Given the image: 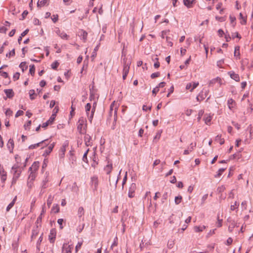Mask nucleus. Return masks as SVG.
<instances>
[{
	"mask_svg": "<svg viewBox=\"0 0 253 253\" xmlns=\"http://www.w3.org/2000/svg\"><path fill=\"white\" fill-rule=\"evenodd\" d=\"M91 104L89 103H87L85 106V112H86V113L87 114V117H88V119L89 120V121L91 123L92 122V119H93V115H94V113L95 112V107L93 105V108H92V110H91V113L89 115V112L90 111V109H91Z\"/></svg>",
	"mask_w": 253,
	"mask_h": 253,
	"instance_id": "obj_1",
	"label": "nucleus"
},
{
	"mask_svg": "<svg viewBox=\"0 0 253 253\" xmlns=\"http://www.w3.org/2000/svg\"><path fill=\"white\" fill-rule=\"evenodd\" d=\"M85 122V119L83 117H81L77 124V129L81 134H84L85 132V131H84L85 129L84 127V125Z\"/></svg>",
	"mask_w": 253,
	"mask_h": 253,
	"instance_id": "obj_2",
	"label": "nucleus"
},
{
	"mask_svg": "<svg viewBox=\"0 0 253 253\" xmlns=\"http://www.w3.org/2000/svg\"><path fill=\"white\" fill-rule=\"evenodd\" d=\"M123 73L128 74L129 70V65L130 64V60L127 58H124L123 59Z\"/></svg>",
	"mask_w": 253,
	"mask_h": 253,
	"instance_id": "obj_3",
	"label": "nucleus"
},
{
	"mask_svg": "<svg viewBox=\"0 0 253 253\" xmlns=\"http://www.w3.org/2000/svg\"><path fill=\"white\" fill-rule=\"evenodd\" d=\"M73 249V246L72 245H69L67 243H64L62 247V252L71 253Z\"/></svg>",
	"mask_w": 253,
	"mask_h": 253,
	"instance_id": "obj_4",
	"label": "nucleus"
},
{
	"mask_svg": "<svg viewBox=\"0 0 253 253\" xmlns=\"http://www.w3.org/2000/svg\"><path fill=\"white\" fill-rule=\"evenodd\" d=\"M0 175L1 177V181L4 183L6 179V172L5 171L3 166L0 164Z\"/></svg>",
	"mask_w": 253,
	"mask_h": 253,
	"instance_id": "obj_5",
	"label": "nucleus"
},
{
	"mask_svg": "<svg viewBox=\"0 0 253 253\" xmlns=\"http://www.w3.org/2000/svg\"><path fill=\"white\" fill-rule=\"evenodd\" d=\"M56 232L54 229H52L50 231L49 235L48 236V239L49 242L51 243H53L55 242V240L56 238Z\"/></svg>",
	"mask_w": 253,
	"mask_h": 253,
	"instance_id": "obj_6",
	"label": "nucleus"
},
{
	"mask_svg": "<svg viewBox=\"0 0 253 253\" xmlns=\"http://www.w3.org/2000/svg\"><path fill=\"white\" fill-rule=\"evenodd\" d=\"M136 189V185L133 183L129 188L128 196L129 198H133L134 196V191Z\"/></svg>",
	"mask_w": 253,
	"mask_h": 253,
	"instance_id": "obj_7",
	"label": "nucleus"
},
{
	"mask_svg": "<svg viewBox=\"0 0 253 253\" xmlns=\"http://www.w3.org/2000/svg\"><path fill=\"white\" fill-rule=\"evenodd\" d=\"M68 145V143L67 142H65L63 144L62 146L61 147L60 150V153H59V157L60 158H63L64 157L65 152L66 151V148Z\"/></svg>",
	"mask_w": 253,
	"mask_h": 253,
	"instance_id": "obj_8",
	"label": "nucleus"
},
{
	"mask_svg": "<svg viewBox=\"0 0 253 253\" xmlns=\"http://www.w3.org/2000/svg\"><path fill=\"white\" fill-rule=\"evenodd\" d=\"M56 33L62 39L67 40L68 36L64 31H61L59 29L57 28L55 31Z\"/></svg>",
	"mask_w": 253,
	"mask_h": 253,
	"instance_id": "obj_9",
	"label": "nucleus"
},
{
	"mask_svg": "<svg viewBox=\"0 0 253 253\" xmlns=\"http://www.w3.org/2000/svg\"><path fill=\"white\" fill-rule=\"evenodd\" d=\"M196 3V0H183L184 4L188 8L193 7Z\"/></svg>",
	"mask_w": 253,
	"mask_h": 253,
	"instance_id": "obj_10",
	"label": "nucleus"
},
{
	"mask_svg": "<svg viewBox=\"0 0 253 253\" xmlns=\"http://www.w3.org/2000/svg\"><path fill=\"white\" fill-rule=\"evenodd\" d=\"M231 79L234 80L236 82L240 81V77L238 74H236L234 71H230L228 73Z\"/></svg>",
	"mask_w": 253,
	"mask_h": 253,
	"instance_id": "obj_11",
	"label": "nucleus"
},
{
	"mask_svg": "<svg viewBox=\"0 0 253 253\" xmlns=\"http://www.w3.org/2000/svg\"><path fill=\"white\" fill-rule=\"evenodd\" d=\"M39 167V162H35L31 167L29 168V171H33V172H36V171L38 169Z\"/></svg>",
	"mask_w": 253,
	"mask_h": 253,
	"instance_id": "obj_12",
	"label": "nucleus"
},
{
	"mask_svg": "<svg viewBox=\"0 0 253 253\" xmlns=\"http://www.w3.org/2000/svg\"><path fill=\"white\" fill-rule=\"evenodd\" d=\"M69 159L73 165H74L76 162V157L73 154L72 151L69 152Z\"/></svg>",
	"mask_w": 253,
	"mask_h": 253,
	"instance_id": "obj_13",
	"label": "nucleus"
},
{
	"mask_svg": "<svg viewBox=\"0 0 253 253\" xmlns=\"http://www.w3.org/2000/svg\"><path fill=\"white\" fill-rule=\"evenodd\" d=\"M47 140H44L40 142L37 143L35 144H32L29 146V149H33L37 148L38 147L41 146L43 143H45L46 141H47Z\"/></svg>",
	"mask_w": 253,
	"mask_h": 253,
	"instance_id": "obj_14",
	"label": "nucleus"
},
{
	"mask_svg": "<svg viewBox=\"0 0 253 253\" xmlns=\"http://www.w3.org/2000/svg\"><path fill=\"white\" fill-rule=\"evenodd\" d=\"M235 104V102L233 99L230 98L228 100L227 105H228L229 109L230 110H232V109L234 107Z\"/></svg>",
	"mask_w": 253,
	"mask_h": 253,
	"instance_id": "obj_15",
	"label": "nucleus"
},
{
	"mask_svg": "<svg viewBox=\"0 0 253 253\" xmlns=\"http://www.w3.org/2000/svg\"><path fill=\"white\" fill-rule=\"evenodd\" d=\"M4 92L9 98H11L14 96V92L11 89H5Z\"/></svg>",
	"mask_w": 253,
	"mask_h": 253,
	"instance_id": "obj_16",
	"label": "nucleus"
},
{
	"mask_svg": "<svg viewBox=\"0 0 253 253\" xmlns=\"http://www.w3.org/2000/svg\"><path fill=\"white\" fill-rule=\"evenodd\" d=\"M30 171V173L29 175V178H28V179H29V181L28 182V184L29 185V183H30V182H32L35 179L36 177V175L35 174V172H33V171Z\"/></svg>",
	"mask_w": 253,
	"mask_h": 253,
	"instance_id": "obj_17",
	"label": "nucleus"
},
{
	"mask_svg": "<svg viewBox=\"0 0 253 253\" xmlns=\"http://www.w3.org/2000/svg\"><path fill=\"white\" fill-rule=\"evenodd\" d=\"M7 147L9 150L10 152H12L14 148V141L13 139H10L7 144Z\"/></svg>",
	"mask_w": 253,
	"mask_h": 253,
	"instance_id": "obj_18",
	"label": "nucleus"
},
{
	"mask_svg": "<svg viewBox=\"0 0 253 253\" xmlns=\"http://www.w3.org/2000/svg\"><path fill=\"white\" fill-rule=\"evenodd\" d=\"M21 169H18L17 172H15V171L13 172V178L12 182H15L16 180L19 178L21 173Z\"/></svg>",
	"mask_w": 253,
	"mask_h": 253,
	"instance_id": "obj_19",
	"label": "nucleus"
},
{
	"mask_svg": "<svg viewBox=\"0 0 253 253\" xmlns=\"http://www.w3.org/2000/svg\"><path fill=\"white\" fill-rule=\"evenodd\" d=\"M48 178L47 175L43 179L42 184H41V188L42 189H45L47 187V183L48 181Z\"/></svg>",
	"mask_w": 253,
	"mask_h": 253,
	"instance_id": "obj_20",
	"label": "nucleus"
},
{
	"mask_svg": "<svg viewBox=\"0 0 253 253\" xmlns=\"http://www.w3.org/2000/svg\"><path fill=\"white\" fill-rule=\"evenodd\" d=\"M206 227L205 225L202 226H195L194 227V230L196 232H200L203 231Z\"/></svg>",
	"mask_w": 253,
	"mask_h": 253,
	"instance_id": "obj_21",
	"label": "nucleus"
},
{
	"mask_svg": "<svg viewBox=\"0 0 253 253\" xmlns=\"http://www.w3.org/2000/svg\"><path fill=\"white\" fill-rule=\"evenodd\" d=\"M84 141L85 145L86 146H89L91 145V143L90 142L91 140V136L89 134H85L84 137Z\"/></svg>",
	"mask_w": 253,
	"mask_h": 253,
	"instance_id": "obj_22",
	"label": "nucleus"
},
{
	"mask_svg": "<svg viewBox=\"0 0 253 253\" xmlns=\"http://www.w3.org/2000/svg\"><path fill=\"white\" fill-rule=\"evenodd\" d=\"M112 169V164H108L105 168H104V170L106 171V173L107 174H109L111 172Z\"/></svg>",
	"mask_w": 253,
	"mask_h": 253,
	"instance_id": "obj_23",
	"label": "nucleus"
},
{
	"mask_svg": "<svg viewBox=\"0 0 253 253\" xmlns=\"http://www.w3.org/2000/svg\"><path fill=\"white\" fill-rule=\"evenodd\" d=\"M215 141L219 143L220 145H222L224 143V140L221 138V136L220 135H217L215 137Z\"/></svg>",
	"mask_w": 253,
	"mask_h": 253,
	"instance_id": "obj_24",
	"label": "nucleus"
},
{
	"mask_svg": "<svg viewBox=\"0 0 253 253\" xmlns=\"http://www.w3.org/2000/svg\"><path fill=\"white\" fill-rule=\"evenodd\" d=\"M99 46H100V43H98L96 46V47L94 48V50L92 52V55L91 56V58H92V60H93L94 58L96 57V52L98 50L99 48Z\"/></svg>",
	"mask_w": 253,
	"mask_h": 253,
	"instance_id": "obj_25",
	"label": "nucleus"
},
{
	"mask_svg": "<svg viewBox=\"0 0 253 253\" xmlns=\"http://www.w3.org/2000/svg\"><path fill=\"white\" fill-rule=\"evenodd\" d=\"M16 199H17V197L16 196L13 199L12 202L7 206V207L6 208L7 211H8L13 207V206H14V205L16 202Z\"/></svg>",
	"mask_w": 253,
	"mask_h": 253,
	"instance_id": "obj_26",
	"label": "nucleus"
},
{
	"mask_svg": "<svg viewBox=\"0 0 253 253\" xmlns=\"http://www.w3.org/2000/svg\"><path fill=\"white\" fill-rule=\"evenodd\" d=\"M54 111H55V113L52 114L51 116L49 119V121H50V122H51V123H52L54 121V120L55 118L56 113L58 111V108H57L56 107H55V108L54 109Z\"/></svg>",
	"mask_w": 253,
	"mask_h": 253,
	"instance_id": "obj_27",
	"label": "nucleus"
},
{
	"mask_svg": "<svg viewBox=\"0 0 253 253\" xmlns=\"http://www.w3.org/2000/svg\"><path fill=\"white\" fill-rule=\"evenodd\" d=\"M49 0H39L37 3L38 7L43 6Z\"/></svg>",
	"mask_w": 253,
	"mask_h": 253,
	"instance_id": "obj_28",
	"label": "nucleus"
},
{
	"mask_svg": "<svg viewBox=\"0 0 253 253\" xmlns=\"http://www.w3.org/2000/svg\"><path fill=\"white\" fill-rule=\"evenodd\" d=\"M182 200V197L180 195L176 196L174 198V203L176 205L179 204Z\"/></svg>",
	"mask_w": 253,
	"mask_h": 253,
	"instance_id": "obj_29",
	"label": "nucleus"
},
{
	"mask_svg": "<svg viewBox=\"0 0 253 253\" xmlns=\"http://www.w3.org/2000/svg\"><path fill=\"white\" fill-rule=\"evenodd\" d=\"M4 67H7L6 65H4L0 67V75L3 78H7L8 77V74L6 72L2 71L1 70Z\"/></svg>",
	"mask_w": 253,
	"mask_h": 253,
	"instance_id": "obj_30",
	"label": "nucleus"
},
{
	"mask_svg": "<svg viewBox=\"0 0 253 253\" xmlns=\"http://www.w3.org/2000/svg\"><path fill=\"white\" fill-rule=\"evenodd\" d=\"M19 67L21 69L22 72H24L25 70H27L28 68V66L26 65V62H21L19 65Z\"/></svg>",
	"mask_w": 253,
	"mask_h": 253,
	"instance_id": "obj_31",
	"label": "nucleus"
},
{
	"mask_svg": "<svg viewBox=\"0 0 253 253\" xmlns=\"http://www.w3.org/2000/svg\"><path fill=\"white\" fill-rule=\"evenodd\" d=\"M84 209L83 207H81L79 208L78 211V215L79 217H81L84 215Z\"/></svg>",
	"mask_w": 253,
	"mask_h": 253,
	"instance_id": "obj_32",
	"label": "nucleus"
},
{
	"mask_svg": "<svg viewBox=\"0 0 253 253\" xmlns=\"http://www.w3.org/2000/svg\"><path fill=\"white\" fill-rule=\"evenodd\" d=\"M81 37L82 38L84 42H85L87 37V33L84 31H82L81 33Z\"/></svg>",
	"mask_w": 253,
	"mask_h": 253,
	"instance_id": "obj_33",
	"label": "nucleus"
},
{
	"mask_svg": "<svg viewBox=\"0 0 253 253\" xmlns=\"http://www.w3.org/2000/svg\"><path fill=\"white\" fill-rule=\"evenodd\" d=\"M54 146V143L50 144L47 148V149L45 150V152L47 155L49 154L52 150L53 147Z\"/></svg>",
	"mask_w": 253,
	"mask_h": 253,
	"instance_id": "obj_34",
	"label": "nucleus"
},
{
	"mask_svg": "<svg viewBox=\"0 0 253 253\" xmlns=\"http://www.w3.org/2000/svg\"><path fill=\"white\" fill-rule=\"evenodd\" d=\"M225 169H226V168H221V169H219V170L217 171V174H215L214 176L215 177L217 178V177H220L222 174L223 172L224 171Z\"/></svg>",
	"mask_w": 253,
	"mask_h": 253,
	"instance_id": "obj_35",
	"label": "nucleus"
},
{
	"mask_svg": "<svg viewBox=\"0 0 253 253\" xmlns=\"http://www.w3.org/2000/svg\"><path fill=\"white\" fill-rule=\"evenodd\" d=\"M118 245V237L116 236L114 239L112 244L111 246L110 249L113 250L115 247H116Z\"/></svg>",
	"mask_w": 253,
	"mask_h": 253,
	"instance_id": "obj_36",
	"label": "nucleus"
},
{
	"mask_svg": "<svg viewBox=\"0 0 253 253\" xmlns=\"http://www.w3.org/2000/svg\"><path fill=\"white\" fill-rule=\"evenodd\" d=\"M239 206V203L236 201L233 205H231L230 210L231 211H234L235 209H238Z\"/></svg>",
	"mask_w": 253,
	"mask_h": 253,
	"instance_id": "obj_37",
	"label": "nucleus"
},
{
	"mask_svg": "<svg viewBox=\"0 0 253 253\" xmlns=\"http://www.w3.org/2000/svg\"><path fill=\"white\" fill-rule=\"evenodd\" d=\"M20 168V166L17 164H15L14 166H13V167H12V172H14L15 171V172H18V170Z\"/></svg>",
	"mask_w": 253,
	"mask_h": 253,
	"instance_id": "obj_38",
	"label": "nucleus"
},
{
	"mask_svg": "<svg viewBox=\"0 0 253 253\" xmlns=\"http://www.w3.org/2000/svg\"><path fill=\"white\" fill-rule=\"evenodd\" d=\"M29 95H30V99L31 100L34 99H35V95H36L35 94V90L34 89H31L29 91Z\"/></svg>",
	"mask_w": 253,
	"mask_h": 253,
	"instance_id": "obj_39",
	"label": "nucleus"
},
{
	"mask_svg": "<svg viewBox=\"0 0 253 253\" xmlns=\"http://www.w3.org/2000/svg\"><path fill=\"white\" fill-rule=\"evenodd\" d=\"M240 55V47L239 46H236L235 47L234 50V56H239Z\"/></svg>",
	"mask_w": 253,
	"mask_h": 253,
	"instance_id": "obj_40",
	"label": "nucleus"
},
{
	"mask_svg": "<svg viewBox=\"0 0 253 253\" xmlns=\"http://www.w3.org/2000/svg\"><path fill=\"white\" fill-rule=\"evenodd\" d=\"M59 65V63L57 61H55L51 64V67L53 69L56 70L57 68Z\"/></svg>",
	"mask_w": 253,
	"mask_h": 253,
	"instance_id": "obj_41",
	"label": "nucleus"
},
{
	"mask_svg": "<svg viewBox=\"0 0 253 253\" xmlns=\"http://www.w3.org/2000/svg\"><path fill=\"white\" fill-rule=\"evenodd\" d=\"M51 211L54 213H57L59 211V207L58 205L53 206L52 208Z\"/></svg>",
	"mask_w": 253,
	"mask_h": 253,
	"instance_id": "obj_42",
	"label": "nucleus"
},
{
	"mask_svg": "<svg viewBox=\"0 0 253 253\" xmlns=\"http://www.w3.org/2000/svg\"><path fill=\"white\" fill-rule=\"evenodd\" d=\"M204 99L205 97L201 93H199V94L196 97V99L198 101H201Z\"/></svg>",
	"mask_w": 253,
	"mask_h": 253,
	"instance_id": "obj_43",
	"label": "nucleus"
},
{
	"mask_svg": "<svg viewBox=\"0 0 253 253\" xmlns=\"http://www.w3.org/2000/svg\"><path fill=\"white\" fill-rule=\"evenodd\" d=\"M35 71V68L34 65H30V70L29 72L30 73L33 75L34 74Z\"/></svg>",
	"mask_w": 253,
	"mask_h": 253,
	"instance_id": "obj_44",
	"label": "nucleus"
},
{
	"mask_svg": "<svg viewBox=\"0 0 253 253\" xmlns=\"http://www.w3.org/2000/svg\"><path fill=\"white\" fill-rule=\"evenodd\" d=\"M89 150L86 151V152L84 153V156L83 157V161L85 163L88 162L87 158V155Z\"/></svg>",
	"mask_w": 253,
	"mask_h": 253,
	"instance_id": "obj_45",
	"label": "nucleus"
},
{
	"mask_svg": "<svg viewBox=\"0 0 253 253\" xmlns=\"http://www.w3.org/2000/svg\"><path fill=\"white\" fill-rule=\"evenodd\" d=\"M8 44V42L7 41H5L3 42L2 45L0 47V54L3 52L4 46L7 45Z\"/></svg>",
	"mask_w": 253,
	"mask_h": 253,
	"instance_id": "obj_46",
	"label": "nucleus"
},
{
	"mask_svg": "<svg viewBox=\"0 0 253 253\" xmlns=\"http://www.w3.org/2000/svg\"><path fill=\"white\" fill-rule=\"evenodd\" d=\"M15 55V49H13L9 53L6 54L7 57L10 58L11 56H13Z\"/></svg>",
	"mask_w": 253,
	"mask_h": 253,
	"instance_id": "obj_47",
	"label": "nucleus"
},
{
	"mask_svg": "<svg viewBox=\"0 0 253 253\" xmlns=\"http://www.w3.org/2000/svg\"><path fill=\"white\" fill-rule=\"evenodd\" d=\"M82 244H83L82 242H78V243L77 244V245H76V246L75 247V253H78V250L81 248Z\"/></svg>",
	"mask_w": 253,
	"mask_h": 253,
	"instance_id": "obj_48",
	"label": "nucleus"
},
{
	"mask_svg": "<svg viewBox=\"0 0 253 253\" xmlns=\"http://www.w3.org/2000/svg\"><path fill=\"white\" fill-rule=\"evenodd\" d=\"M240 17L241 19H242V21H241V23L242 25H244L246 23V19L243 17V15L242 13H240Z\"/></svg>",
	"mask_w": 253,
	"mask_h": 253,
	"instance_id": "obj_49",
	"label": "nucleus"
},
{
	"mask_svg": "<svg viewBox=\"0 0 253 253\" xmlns=\"http://www.w3.org/2000/svg\"><path fill=\"white\" fill-rule=\"evenodd\" d=\"M52 198L51 197V196L50 195L47 200V205L48 207H49L52 203Z\"/></svg>",
	"mask_w": 253,
	"mask_h": 253,
	"instance_id": "obj_50",
	"label": "nucleus"
},
{
	"mask_svg": "<svg viewBox=\"0 0 253 253\" xmlns=\"http://www.w3.org/2000/svg\"><path fill=\"white\" fill-rule=\"evenodd\" d=\"M42 235L39 237L38 241H37V248L39 250V247L40 246V245L41 244V242H42Z\"/></svg>",
	"mask_w": 253,
	"mask_h": 253,
	"instance_id": "obj_51",
	"label": "nucleus"
},
{
	"mask_svg": "<svg viewBox=\"0 0 253 253\" xmlns=\"http://www.w3.org/2000/svg\"><path fill=\"white\" fill-rule=\"evenodd\" d=\"M52 124V123L48 120L46 122L43 123L42 126L43 128H46L49 124Z\"/></svg>",
	"mask_w": 253,
	"mask_h": 253,
	"instance_id": "obj_52",
	"label": "nucleus"
},
{
	"mask_svg": "<svg viewBox=\"0 0 253 253\" xmlns=\"http://www.w3.org/2000/svg\"><path fill=\"white\" fill-rule=\"evenodd\" d=\"M199 85L198 82H193L192 83V88L191 89V91H192L194 89L196 88L197 86Z\"/></svg>",
	"mask_w": 253,
	"mask_h": 253,
	"instance_id": "obj_53",
	"label": "nucleus"
},
{
	"mask_svg": "<svg viewBox=\"0 0 253 253\" xmlns=\"http://www.w3.org/2000/svg\"><path fill=\"white\" fill-rule=\"evenodd\" d=\"M5 114L6 115V116H12V111L10 109H7L5 112Z\"/></svg>",
	"mask_w": 253,
	"mask_h": 253,
	"instance_id": "obj_54",
	"label": "nucleus"
},
{
	"mask_svg": "<svg viewBox=\"0 0 253 253\" xmlns=\"http://www.w3.org/2000/svg\"><path fill=\"white\" fill-rule=\"evenodd\" d=\"M20 77V73L18 72H16L15 73L13 76V79L14 81L17 80L19 79Z\"/></svg>",
	"mask_w": 253,
	"mask_h": 253,
	"instance_id": "obj_55",
	"label": "nucleus"
},
{
	"mask_svg": "<svg viewBox=\"0 0 253 253\" xmlns=\"http://www.w3.org/2000/svg\"><path fill=\"white\" fill-rule=\"evenodd\" d=\"M63 222L64 220L62 218L58 219L57 220V223L60 225V228L61 229H62L63 228V226L62 225Z\"/></svg>",
	"mask_w": 253,
	"mask_h": 253,
	"instance_id": "obj_56",
	"label": "nucleus"
},
{
	"mask_svg": "<svg viewBox=\"0 0 253 253\" xmlns=\"http://www.w3.org/2000/svg\"><path fill=\"white\" fill-rule=\"evenodd\" d=\"M160 76V73L159 72H156L152 73L151 75V78L152 79H154L155 78L158 77Z\"/></svg>",
	"mask_w": 253,
	"mask_h": 253,
	"instance_id": "obj_57",
	"label": "nucleus"
},
{
	"mask_svg": "<svg viewBox=\"0 0 253 253\" xmlns=\"http://www.w3.org/2000/svg\"><path fill=\"white\" fill-rule=\"evenodd\" d=\"M167 198H168V193L167 192H165L163 195V196H162V202L164 203L165 200H166L167 199Z\"/></svg>",
	"mask_w": 253,
	"mask_h": 253,
	"instance_id": "obj_58",
	"label": "nucleus"
},
{
	"mask_svg": "<svg viewBox=\"0 0 253 253\" xmlns=\"http://www.w3.org/2000/svg\"><path fill=\"white\" fill-rule=\"evenodd\" d=\"M51 19L54 23H56L58 19V15H53L52 16V17H51Z\"/></svg>",
	"mask_w": 253,
	"mask_h": 253,
	"instance_id": "obj_59",
	"label": "nucleus"
},
{
	"mask_svg": "<svg viewBox=\"0 0 253 253\" xmlns=\"http://www.w3.org/2000/svg\"><path fill=\"white\" fill-rule=\"evenodd\" d=\"M7 29L5 27V26H2L0 27V33H5Z\"/></svg>",
	"mask_w": 253,
	"mask_h": 253,
	"instance_id": "obj_60",
	"label": "nucleus"
},
{
	"mask_svg": "<svg viewBox=\"0 0 253 253\" xmlns=\"http://www.w3.org/2000/svg\"><path fill=\"white\" fill-rule=\"evenodd\" d=\"M24 112L23 111H21V110H18L16 114H15V117L16 118H17L21 115H22L23 114Z\"/></svg>",
	"mask_w": 253,
	"mask_h": 253,
	"instance_id": "obj_61",
	"label": "nucleus"
},
{
	"mask_svg": "<svg viewBox=\"0 0 253 253\" xmlns=\"http://www.w3.org/2000/svg\"><path fill=\"white\" fill-rule=\"evenodd\" d=\"M159 91V89L156 86L152 90V94L154 96H155L157 93Z\"/></svg>",
	"mask_w": 253,
	"mask_h": 253,
	"instance_id": "obj_62",
	"label": "nucleus"
},
{
	"mask_svg": "<svg viewBox=\"0 0 253 253\" xmlns=\"http://www.w3.org/2000/svg\"><path fill=\"white\" fill-rule=\"evenodd\" d=\"M31 123H32L31 121H28L27 124L24 125V127H25V129H28L29 128V126H31Z\"/></svg>",
	"mask_w": 253,
	"mask_h": 253,
	"instance_id": "obj_63",
	"label": "nucleus"
},
{
	"mask_svg": "<svg viewBox=\"0 0 253 253\" xmlns=\"http://www.w3.org/2000/svg\"><path fill=\"white\" fill-rule=\"evenodd\" d=\"M224 61L223 60L221 59L217 62V66L219 67V68H221V66L222 64L223 63Z\"/></svg>",
	"mask_w": 253,
	"mask_h": 253,
	"instance_id": "obj_64",
	"label": "nucleus"
}]
</instances>
